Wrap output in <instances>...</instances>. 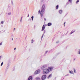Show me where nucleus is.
Returning a JSON list of instances; mask_svg holds the SVG:
<instances>
[{"mask_svg":"<svg viewBox=\"0 0 80 80\" xmlns=\"http://www.w3.org/2000/svg\"><path fill=\"white\" fill-rule=\"evenodd\" d=\"M42 73L44 75H47L48 73V71L47 69H44L42 72Z\"/></svg>","mask_w":80,"mask_h":80,"instance_id":"obj_1","label":"nucleus"},{"mask_svg":"<svg viewBox=\"0 0 80 80\" xmlns=\"http://www.w3.org/2000/svg\"><path fill=\"white\" fill-rule=\"evenodd\" d=\"M40 70H36L34 73V75H37V74H38L40 73Z\"/></svg>","mask_w":80,"mask_h":80,"instance_id":"obj_2","label":"nucleus"},{"mask_svg":"<svg viewBox=\"0 0 80 80\" xmlns=\"http://www.w3.org/2000/svg\"><path fill=\"white\" fill-rule=\"evenodd\" d=\"M46 78H47V76H46V75H43L42 77V80H45L46 79Z\"/></svg>","mask_w":80,"mask_h":80,"instance_id":"obj_3","label":"nucleus"},{"mask_svg":"<svg viewBox=\"0 0 80 80\" xmlns=\"http://www.w3.org/2000/svg\"><path fill=\"white\" fill-rule=\"evenodd\" d=\"M46 67H47V65L45 64V65H43L41 69L42 70H43V69H44V68H46Z\"/></svg>","mask_w":80,"mask_h":80,"instance_id":"obj_4","label":"nucleus"},{"mask_svg":"<svg viewBox=\"0 0 80 80\" xmlns=\"http://www.w3.org/2000/svg\"><path fill=\"white\" fill-rule=\"evenodd\" d=\"M47 69L48 71V72H51V71L53 70V68L52 67H49L48 68V69Z\"/></svg>","mask_w":80,"mask_h":80,"instance_id":"obj_5","label":"nucleus"},{"mask_svg":"<svg viewBox=\"0 0 80 80\" xmlns=\"http://www.w3.org/2000/svg\"><path fill=\"white\" fill-rule=\"evenodd\" d=\"M41 10H42L45 11V4H43L42 6V7L41 8Z\"/></svg>","mask_w":80,"mask_h":80,"instance_id":"obj_6","label":"nucleus"},{"mask_svg":"<svg viewBox=\"0 0 80 80\" xmlns=\"http://www.w3.org/2000/svg\"><path fill=\"white\" fill-rule=\"evenodd\" d=\"M44 10H41L40 12V15L41 17H43V12H44Z\"/></svg>","mask_w":80,"mask_h":80,"instance_id":"obj_7","label":"nucleus"},{"mask_svg":"<svg viewBox=\"0 0 80 80\" xmlns=\"http://www.w3.org/2000/svg\"><path fill=\"white\" fill-rule=\"evenodd\" d=\"M45 26L44 25H43L42 26L41 31H43V30H44V29H45Z\"/></svg>","mask_w":80,"mask_h":80,"instance_id":"obj_8","label":"nucleus"},{"mask_svg":"<svg viewBox=\"0 0 80 80\" xmlns=\"http://www.w3.org/2000/svg\"><path fill=\"white\" fill-rule=\"evenodd\" d=\"M33 78L32 76H30L28 78V80H32Z\"/></svg>","mask_w":80,"mask_h":80,"instance_id":"obj_9","label":"nucleus"},{"mask_svg":"<svg viewBox=\"0 0 80 80\" xmlns=\"http://www.w3.org/2000/svg\"><path fill=\"white\" fill-rule=\"evenodd\" d=\"M63 12V11L62 10H60L59 11V13L60 14H62Z\"/></svg>","mask_w":80,"mask_h":80,"instance_id":"obj_10","label":"nucleus"},{"mask_svg":"<svg viewBox=\"0 0 80 80\" xmlns=\"http://www.w3.org/2000/svg\"><path fill=\"white\" fill-rule=\"evenodd\" d=\"M69 73H70L71 74H73V71H69Z\"/></svg>","mask_w":80,"mask_h":80,"instance_id":"obj_11","label":"nucleus"},{"mask_svg":"<svg viewBox=\"0 0 80 80\" xmlns=\"http://www.w3.org/2000/svg\"><path fill=\"white\" fill-rule=\"evenodd\" d=\"M51 25H52V23H50V22H49L48 24V27H50V26H51Z\"/></svg>","mask_w":80,"mask_h":80,"instance_id":"obj_12","label":"nucleus"},{"mask_svg":"<svg viewBox=\"0 0 80 80\" xmlns=\"http://www.w3.org/2000/svg\"><path fill=\"white\" fill-rule=\"evenodd\" d=\"M40 78L37 77L36 78V80H40Z\"/></svg>","mask_w":80,"mask_h":80,"instance_id":"obj_13","label":"nucleus"},{"mask_svg":"<svg viewBox=\"0 0 80 80\" xmlns=\"http://www.w3.org/2000/svg\"><path fill=\"white\" fill-rule=\"evenodd\" d=\"M74 32H75V30H72L71 31V32L70 33V35H71L73 33H74Z\"/></svg>","mask_w":80,"mask_h":80,"instance_id":"obj_14","label":"nucleus"},{"mask_svg":"<svg viewBox=\"0 0 80 80\" xmlns=\"http://www.w3.org/2000/svg\"><path fill=\"white\" fill-rule=\"evenodd\" d=\"M11 12H9L8 13H7V15H11Z\"/></svg>","mask_w":80,"mask_h":80,"instance_id":"obj_15","label":"nucleus"},{"mask_svg":"<svg viewBox=\"0 0 80 80\" xmlns=\"http://www.w3.org/2000/svg\"><path fill=\"white\" fill-rule=\"evenodd\" d=\"M52 77V74H50L49 75L48 77V78H50Z\"/></svg>","mask_w":80,"mask_h":80,"instance_id":"obj_16","label":"nucleus"},{"mask_svg":"<svg viewBox=\"0 0 80 80\" xmlns=\"http://www.w3.org/2000/svg\"><path fill=\"white\" fill-rule=\"evenodd\" d=\"M33 18H34L33 16H32V17H31L32 21H33Z\"/></svg>","mask_w":80,"mask_h":80,"instance_id":"obj_17","label":"nucleus"},{"mask_svg":"<svg viewBox=\"0 0 80 80\" xmlns=\"http://www.w3.org/2000/svg\"><path fill=\"white\" fill-rule=\"evenodd\" d=\"M33 40L32 39L31 41V43H33Z\"/></svg>","mask_w":80,"mask_h":80,"instance_id":"obj_18","label":"nucleus"},{"mask_svg":"<svg viewBox=\"0 0 80 80\" xmlns=\"http://www.w3.org/2000/svg\"><path fill=\"white\" fill-rule=\"evenodd\" d=\"M79 1H80V0H77L76 2V3H78V2H79Z\"/></svg>","mask_w":80,"mask_h":80,"instance_id":"obj_19","label":"nucleus"},{"mask_svg":"<svg viewBox=\"0 0 80 80\" xmlns=\"http://www.w3.org/2000/svg\"><path fill=\"white\" fill-rule=\"evenodd\" d=\"M56 8V9H58V5H57Z\"/></svg>","mask_w":80,"mask_h":80,"instance_id":"obj_20","label":"nucleus"},{"mask_svg":"<svg viewBox=\"0 0 80 80\" xmlns=\"http://www.w3.org/2000/svg\"><path fill=\"white\" fill-rule=\"evenodd\" d=\"M78 54L79 55H80V49L78 50Z\"/></svg>","mask_w":80,"mask_h":80,"instance_id":"obj_21","label":"nucleus"},{"mask_svg":"<svg viewBox=\"0 0 80 80\" xmlns=\"http://www.w3.org/2000/svg\"><path fill=\"white\" fill-rule=\"evenodd\" d=\"M69 1L70 3H72V0H69Z\"/></svg>","mask_w":80,"mask_h":80,"instance_id":"obj_22","label":"nucleus"},{"mask_svg":"<svg viewBox=\"0 0 80 80\" xmlns=\"http://www.w3.org/2000/svg\"><path fill=\"white\" fill-rule=\"evenodd\" d=\"M3 62H2L1 64V66H2V65H3Z\"/></svg>","mask_w":80,"mask_h":80,"instance_id":"obj_23","label":"nucleus"},{"mask_svg":"<svg viewBox=\"0 0 80 80\" xmlns=\"http://www.w3.org/2000/svg\"><path fill=\"white\" fill-rule=\"evenodd\" d=\"M74 73H76V70L75 69H74Z\"/></svg>","mask_w":80,"mask_h":80,"instance_id":"obj_24","label":"nucleus"},{"mask_svg":"<svg viewBox=\"0 0 80 80\" xmlns=\"http://www.w3.org/2000/svg\"><path fill=\"white\" fill-rule=\"evenodd\" d=\"M43 35H44V34H43L42 36V38H41L42 39V38H43Z\"/></svg>","mask_w":80,"mask_h":80,"instance_id":"obj_25","label":"nucleus"},{"mask_svg":"<svg viewBox=\"0 0 80 80\" xmlns=\"http://www.w3.org/2000/svg\"><path fill=\"white\" fill-rule=\"evenodd\" d=\"M45 32H46V31H45V30H44L43 32L44 33H45Z\"/></svg>","mask_w":80,"mask_h":80,"instance_id":"obj_26","label":"nucleus"},{"mask_svg":"<svg viewBox=\"0 0 80 80\" xmlns=\"http://www.w3.org/2000/svg\"><path fill=\"white\" fill-rule=\"evenodd\" d=\"M2 24H3V21H2L1 22Z\"/></svg>","mask_w":80,"mask_h":80,"instance_id":"obj_27","label":"nucleus"},{"mask_svg":"<svg viewBox=\"0 0 80 80\" xmlns=\"http://www.w3.org/2000/svg\"><path fill=\"white\" fill-rule=\"evenodd\" d=\"M40 10H39L38 11V13H40Z\"/></svg>","mask_w":80,"mask_h":80,"instance_id":"obj_28","label":"nucleus"},{"mask_svg":"<svg viewBox=\"0 0 80 80\" xmlns=\"http://www.w3.org/2000/svg\"><path fill=\"white\" fill-rule=\"evenodd\" d=\"M22 17L21 18V20H20V22H22Z\"/></svg>","mask_w":80,"mask_h":80,"instance_id":"obj_29","label":"nucleus"},{"mask_svg":"<svg viewBox=\"0 0 80 80\" xmlns=\"http://www.w3.org/2000/svg\"><path fill=\"white\" fill-rule=\"evenodd\" d=\"M69 75L68 74L67 75H66L65 76H68Z\"/></svg>","mask_w":80,"mask_h":80,"instance_id":"obj_30","label":"nucleus"},{"mask_svg":"<svg viewBox=\"0 0 80 80\" xmlns=\"http://www.w3.org/2000/svg\"><path fill=\"white\" fill-rule=\"evenodd\" d=\"M16 28H14V29H13V31H15V30H16Z\"/></svg>","mask_w":80,"mask_h":80,"instance_id":"obj_31","label":"nucleus"},{"mask_svg":"<svg viewBox=\"0 0 80 80\" xmlns=\"http://www.w3.org/2000/svg\"><path fill=\"white\" fill-rule=\"evenodd\" d=\"M2 45V42L0 44V46Z\"/></svg>","mask_w":80,"mask_h":80,"instance_id":"obj_32","label":"nucleus"},{"mask_svg":"<svg viewBox=\"0 0 80 80\" xmlns=\"http://www.w3.org/2000/svg\"><path fill=\"white\" fill-rule=\"evenodd\" d=\"M47 52H48V51H46L45 52V53H47Z\"/></svg>","mask_w":80,"mask_h":80,"instance_id":"obj_33","label":"nucleus"},{"mask_svg":"<svg viewBox=\"0 0 80 80\" xmlns=\"http://www.w3.org/2000/svg\"><path fill=\"white\" fill-rule=\"evenodd\" d=\"M11 3H12V4H13V1H11Z\"/></svg>","mask_w":80,"mask_h":80,"instance_id":"obj_34","label":"nucleus"},{"mask_svg":"<svg viewBox=\"0 0 80 80\" xmlns=\"http://www.w3.org/2000/svg\"><path fill=\"white\" fill-rule=\"evenodd\" d=\"M75 59H76V58H74V59H73L74 60H75Z\"/></svg>","mask_w":80,"mask_h":80,"instance_id":"obj_35","label":"nucleus"},{"mask_svg":"<svg viewBox=\"0 0 80 80\" xmlns=\"http://www.w3.org/2000/svg\"><path fill=\"white\" fill-rule=\"evenodd\" d=\"M65 22L64 23V27H65Z\"/></svg>","mask_w":80,"mask_h":80,"instance_id":"obj_36","label":"nucleus"},{"mask_svg":"<svg viewBox=\"0 0 80 80\" xmlns=\"http://www.w3.org/2000/svg\"><path fill=\"white\" fill-rule=\"evenodd\" d=\"M44 20L45 21H46V19L45 18H44Z\"/></svg>","mask_w":80,"mask_h":80,"instance_id":"obj_37","label":"nucleus"},{"mask_svg":"<svg viewBox=\"0 0 80 80\" xmlns=\"http://www.w3.org/2000/svg\"><path fill=\"white\" fill-rule=\"evenodd\" d=\"M58 41L57 42H56V43H58Z\"/></svg>","mask_w":80,"mask_h":80,"instance_id":"obj_38","label":"nucleus"},{"mask_svg":"<svg viewBox=\"0 0 80 80\" xmlns=\"http://www.w3.org/2000/svg\"><path fill=\"white\" fill-rule=\"evenodd\" d=\"M14 50H16V48H14Z\"/></svg>","mask_w":80,"mask_h":80,"instance_id":"obj_39","label":"nucleus"},{"mask_svg":"<svg viewBox=\"0 0 80 80\" xmlns=\"http://www.w3.org/2000/svg\"><path fill=\"white\" fill-rule=\"evenodd\" d=\"M29 17V14L28 15V17Z\"/></svg>","mask_w":80,"mask_h":80,"instance_id":"obj_40","label":"nucleus"},{"mask_svg":"<svg viewBox=\"0 0 80 80\" xmlns=\"http://www.w3.org/2000/svg\"><path fill=\"white\" fill-rule=\"evenodd\" d=\"M0 58H2V56H0Z\"/></svg>","mask_w":80,"mask_h":80,"instance_id":"obj_41","label":"nucleus"},{"mask_svg":"<svg viewBox=\"0 0 80 80\" xmlns=\"http://www.w3.org/2000/svg\"><path fill=\"white\" fill-rule=\"evenodd\" d=\"M31 20V19H29V20Z\"/></svg>","mask_w":80,"mask_h":80,"instance_id":"obj_42","label":"nucleus"},{"mask_svg":"<svg viewBox=\"0 0 80 80\" xmlns=\"http://www.w3.org/2000/svg\"><path fill=\"white\" fill-rule=\"evenodd\" d=\"M62 80H64V78H63L62 79Z\"/></svg>","mask_w":80,"mask_h":80,"instance_id":"obj_43","label":"nucleus"},{"mask_svg":"<svg viewBox=\"0 0 80 80\" xmlns=\"http://www.w3.org/2000/svg\"><path fill=\"white\" fill-rule=\"evenodd\" d=\"M1 58H0V60H1Z\"/></svg>","mask_w":80,"mask_h":80,"instance_id":"obj_44","label":"nucleus"},{"mask_svg":"<svg viewBox=\"0 0 80 80\" xmlns=\"http://www.w3.org/2000/svg\"><path fill=\"white\" fill-rule=\"evenodd\" d=\"M12 40H13V38L12 39Z\"/></svg>","mask_w":80,"mask_h":80,"instance_id":"obj_45","label":"nucleus"}]
</instances>
